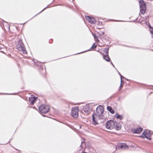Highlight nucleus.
Returning a JSON list of instances; mask_svg holds the SVG:
<instances>
[{
    "label": "nucleus",
    "mask_w": 153,
    "mask_h": 153,
    "mask_svg": "<svg viewBox=\"0 0 153 153\" xmlns=\"http://www.w3.org/2000/svg\"><path fill=\"white\" fill-rule=\"evenodd\" d=\"M104 111L103 107L101 105H99L96 108V113L92 114V123L93 124L96 126L98 124V120H104V116L102 115Z\"/></svg>",
    "instance_id": "1"
},
{
    "label": "nucleus",
    "mask_w": 153,
    "mask_h": 153,
    "mask_svg": "<svg viewBox=\"0 0 153 153\" xmlns=\"http://www.w3.org/2000/svg\"><path fill=\"white\" fill-rule=\"evenodd\" d=\"M16 47L18 51H22L23 54H27V52L26 50L25 47L22 39H19L18 41Z\"/></svg>",
    "instance_id": "2"
},
{
    "label": "nucleus",
    "mask_w": 153,
    "mask_h": 153,
    "mask_svg": "<svg viewBox=\"0 0 153 153\" xmlns=\"http://www.w3.org/2000/svg\"><path fill=\"white\" fill-rule=\"evenodd\" d=\"M139 3L140 12L141 14H143L145 13L146 9V3L143 0H140Z\"/></svg>",
    "instance_id": "3"
},
{
    "label": "nucleus",
    "mask_w": 153,
    "mask_h": 153,
    "mask_svg": "<svg viewBox=\"0 0 153 153\" xmlns=\"http://www.w3.org/2000/svg\"><path fill=\"white\" fill-rule=\"evenodd\" d=\"M152 134V131H151L146 130L142 133V135L140 137L143 138H146L147 139L150 140L152 138L151 137Z\"/></svg>",
    "instance_id": "4"
},
{
    "label": "nucleus",
    "mask_w": 153,
    "mask_h": 153,
    "mask_svg": "<svg viewBox=\"0 0 153 153\" xmlns=\"http://www.w3.org/2000/svg\"><path fill=\"white\" fill-rule=\"evenodd\" d=\"M39 112L41 113L46 114L50 111V107L48 105H43L39 108Z\"/></svg>",
    "instance_id": "5"
},
{
    "label": "nucleus",
    "mask_w": 153,
    "mask_h": 153,
    "mask_svg": "<svg viewBox=\"0 0 153 153\" xmlns=\"http://www.w3.org/2000/svg\"><path fill=\"white\" fill-rule=\"evenodd\" d=\"M79 108L77 106L72 108L71 111V115L75 118H77L78 117V111Z\"/></svg>",
    "instance_id": "6"
},
{
    "label": "nucleus",
    "mask_w": 153,
    "mask_h": 153,
    "mask_svg": "<svg viewBox=\"0 0 153 153\" xmlns=\"http://www.w3.org/2000/svg\"><path fill=\"white\" fill-rule=\"evenodd\" d=\"M115 122L112 120H108L106 123L105 126L107 129H112L115 127Z\"/></svg>",
    "instance_id": "7"
},
{
    "label": "nucleus",
    "mask_w": 153,
    "mask_h": 153,
    "mask_svg": "<svg viewBox=\"0 0 153 153\" xmlns=\"http://www.w3.org/2000/svg\"><path fill=\"white\" fill-rule=\"evenodd\" d=\"M128 148V146L124 143H120L118 144L116 146V149H127Z\"/></svg>",
    "instance_id": "8"
},
{
    "label": "nucleus",
    "mask_w": 153,
    "mask_h": 153,
    "mask_svg": "<svg viewBox=\"0 0 153 153\" xmlns=\"http://www.w3.org/2000/svg\"><path fill=\"white\" fill-rule=\"evenodd\" d=\"M85 19L87 20L88 22L91 24H94L95 23L96 21L95 19L93 17H90L89 16H86Z\"/></svg>",
    "instance_id": "9"
},
{
    "label": "nucleus",
    "mask_w": 153,
    "mask_h": 153,
    "mask_svg": "<svg viewBox=\"0 0 153 153\" xmlns=\"http://www.w3.org/2000/svg\"><path fill=\"white\" fill-rule=\"evenodd\" d=\"M143 130V128H132L131 129V132L135 134H139Z\"/></svg>",
    "instance_id": "10"
},
{
    "label": "nucleus",
    "mask_w": 153,
    "mask_h": 153,
    "mask_svg": "<svg viewBox=\"0 0 153 153\" xmlns=\"http://www.w3.org/2000/svg\"><path fill=\"white\" fill-rule=\"evenodd\" d=\"M37 97H32L29 98V102L31 105H33L36 100L37 99Z\"/></svg>",
    "instance_id": "11"
},
{
    "label": "nucleus",
    "mask_w": 153,
    "mask_h": 153,
    "mask_svg": "<svg viewBox=\"0 0 153 153\" xmlns=\"http://www.w3.org/2000/svg\"><path fill=\"white\" fill-rule=\"evenodd\" d=\"M115 127L117 130H119L121 129V126L120 123L115 122Z\"/></svg>",
    "instance_id": "12"
},
{
    "label": "nucleus",
    "mask_w": 153,
    "mask_h": 153,
    "mask_svg": "<svg viewBox=\"0 0 153 153\" xmlns=\"http://www.w3.org/2000/svg\"><path fill=\"white\" fill-rule=\"evenodd\" d=\"M83 110L85 112L88 113L90 112V107L89 106L84 107L83 108Z\"/></svg>",
    "instance_id": "13"
},
{
    "label": "nucleus",
    "mask_w": 153,
    "mask_h": 153,
    "mask_svg": "<svg viewBox=\"0 0 153 153\" xmlns=\"http://www.w3.org/2000/svg\"><path fill=\"white\" fill-rule=\"evenodd\" d=\"M114 117L115 118L120 120H121L123 119V115H119L117 113H116Z\"/></svg>",
    "instance_id": "14"
},
{
    "label": "nucleus",
    "mask_w": 153,
    "mask_h": 153,
    "mask_svg": "<svg viewBox=\"0 0 153 153\" xmlns=\"http://www.w3.org/2000/svg\"><path fill=\"white\" fill-rule=\"evenodd\" d=\"M107 109L111 114H114V110L110 106H108L107 107Z\"/></svg>",
    "instance_id": "15"
},
{
    "label": "nucleus",
    "mask_w": 153,
    "mask_h": 153,
    "mask_svg": "<svg viewBox=\"0 0 153 153\" xmlns=\"http://www.w3.org/2000/svg\"><path fill=\"white\" fill-rule=\"evenodd\" d=\"M103 58L104 59L105 61L107 62H110L111 61V59L110 58H109V56H107V57L106 56V55H105V54H103Z\"/></svg>",
    "instance_id": "16"
},
{
    "label": "nucleus",
    "mask_w": 153,
    "mask_h": 153,
    "mask_svg": "<svg viewBox=\"0 0 153 153\" xmlns=\"http://www.w3.org/2000/svg\"><path fill=\"white\" fill-rule=\"evenodd\" d=\"M34 64L35 65L37 66H39L40 67L41 66V65L42 64V62L39 61H36L35 62L34 60H33Z\"/></svg>",
    "instance_id": "17"
},
{
    "label": "nucleus",
    "mask_w": 153,
    "mask_h": 153,
    "mask_svg": "<svg viewBox=\"0 0 153 153\" xmlns=\"http://www.w3.org/2000/svg\"><path fill=\"white\" fill-rule=\"evenodd\" d=\"M108 50L109 48H106L104 49V52L105 54V55H106V56L107 57V56H108Z\"/></svg>",
    "instance_id": "18"
},
{
    "label": "nucleus",
    "mask_w": 153,
    "mask_h": 153,
    "mask_svg": "<svg viewBox=\"0 0 153 153\" xmlns=\"http://www.w3.org/2000/svg\"><path fill=\"white\" fill-rule=\"evenodd\" d=\"M95 43H94V44L92 46V47L89 49V50H90L91 49H94L95 48L97 47V45H94Z\"/></svg>",
    "instance_id": "19"
},
{
    "label": "nucleus",
    "mask_w": 153,
    "mask_h": 153,
    "mask_svg": "<svg viewBox=\"0 0 153 153\" xmlns=\"http://www.w3.org/2000/svg\"><path fill=\"white\" fill-rule=\"evenodd\" d=\"M39 71H40L41 70H44V68L42 66H40V67H39Z\"/></svg>",
    "instance_id": "20"
},
{
    "label": "nucleus",
    "mask_w": 153,
    "mask_h": 153,
    "mask_svg": "<svg viewBox=\"0 0 153 153\" xmlns=\"http://www.w3.org/2000/svg\"><path fill=\"white\" fill-rule=\"evenodd\" d=\"M123 84H122L121 83L120 84V89H121L122 88V87L123 86Z\"/></svg>",
    "instance_id": "21"
},
{
    "label": "nucleus",
    "mask_w": 153,
    "mask_h": 153,
    "mask_svg": "<svg viewBox=\"0 0 153 153\" xmlns=\"http://www.w3.org/2000/svg\"><path fill=\"white\" fill-rule=\"evenodd\" d=\"M46 8H47V7H45V8H44L42 11H41L38 14L41 13L42 11H43V10H45Z\"/></svg>",
    "instance_id": "22"
},
{
    "label": "nucleus",
    "mask_w": 153,
    "mask_h": 153,
    "mask_svg": "<svg viewBox=\"0 0 153 153\" xmlns=\"http://www.w3.org/2000/svg\"><path fill=\"white\" fill-rule=\"evenodd\" d=\"M111 21H119L117 20H111Z\"/></svg>",
    "instance_id": "23"
},
{
    "label": "nucleus",
    "mask_w": 153,
    "mask_h": 153,
    "mask_svg": "<svg viewBox=\"0 0 153 153\" xmlns=\"http://www.w3.org/2000/svg\"><path fill=\"white\" fill-rule=\"evenodd\" d=\"M120 78L121 79H122V78H125L124 77V76H122L121 75H120Z\"/></svg>",
    "instance_id": "24"
},
{
    "label": "nucleus",
    "mask_w": 153,
    "mask_h": 153,
    "mask_svg": "<svg viewBox=\"0 0 153 153\" xmlns=\"http://www.w3.org/2000/svg\"><path fill=\"white\" fill-rule=\"evenodd\" d=\"M123 82V83H124V82L123 80H122V79H121V83L122 84V83Z\"/></svg>",
    "instance_id": "25"
},
{
    "label": "nucleus",
    "mask_w": 153,
    "mask_h": 153,
    "mask_svg": "<svg viewBox=\"0 0 153 153\" xmlns=\"http://www.w3.org/2000/svg\"><path fill=\"white\" fill-rule=\"evenodd\" d=\"M151 33L152 34L153 36H152V38H153V31H150Z\"/></svg>",
    "instance_id": "26"
},
{
    "label": "nucleus",
    "mask_w": 153,
    "mask_h": 153,
    "mask_svg": "<svg viewBox=\"0 0 153 153\" xmlns=\"http://www.w3.org/2000/svg\"><path fill=\"white\" fill-rule=\"evenodd\" d=\"M3 94V93H1V94Z\"/></svg>",
    "instance_id": "27"
},
{
    "label": "nucleus",
    "mask_w": 153,
    "mask_h": 153,
    "mask_svg": "<svg viewBox=\"0 0 153 153\" xmlns=\"http://www.w3.org/2000/svg\"><path fill=\"white\" fill-rule=\"evenodd\" d=\"M111 64L114 67H114V65H113V63H112V62H111Z\"/></svg>",
    "instance_id": "28"
},
{
    "label": "nucleus",
    "mask_w": 153,
    "mask_h": 153,
    "mask_svg": "<svg viewBox=\"0 0 153 153\" xmlns=\"http://www.w3.org/2000/svg\"><path fill=\"white\" fill-rule=\"evenodd\" d=\"M16 150H17V151H18V152H19L20 153V150H18V149H16Z\"/></svg>",
    "instance_id": "29"
},
{
    "label": "nucleus",
    "mask_w": 153,
    "mask_h": 153,
    "mask_svg": "<svg viewBox=\"0 0 153 153\" xmlns=\"http://www.w3.org/2000/svg\"><path fill=\"white\" fill-rule=\"evenodd\" d=\"M125 78L126 79V80H128V81H129V80L128 79H126V78Z\"/></svg>",
    "instance_id": "30"
},
{
    "label": "nucleus",
    "mask_w": 153,
    "mask_h": 153,
    "mask_svg": "<svg viewBox=\"0 0 153 153\" xmlns=\"http://www.w3.org/2000/svg\"><path fill=\"white\" fill-rule=\"evenodd\" d=\"M93 36H94V38H95V37H97V36H94V35H93Z\"/></svg>",
    "instance_id": "31"
},
{
    "label": "nucleus",
    "mask_w": 153,
    "mask_h": 153,
    "mask_svg": "<svg viewBox=\"0 0 153 153\" xmlns=\"http://www.w3.org/2000/svg\"><path fill=\"white\" fill-rule=\"evenodd\" d=\"M118 73H119V75H120H120H121V74H120L119 72H118Z\"/></svg>",
    "instance_id": "32"
},
{
    "label": "nucleus",
    "mask_w": 153,
    "mask_h": 153,
    "mask_svg": "<svg viewBox=\"0 0 153 153\" xmlns=\"http://www.w3.org/2000/svg\"><path fill=\"white\" fill-rule=\"evenodd\" d=\"M77 53V54H79V53Z\"/></svg>",
    "instance_id": "33"
},
{
    "label": "nucleus",
    "mask_w": 153,
    "mask_h": 153,
    "mask_svg": "<svg viewBox=\"0 0 153 153\" xmlns=\"http://www.w3.org/2000/svg\"><path fill=\"white\" fill-rule=\"evenodd\" d=\"M137 48V49H140V48Z\"/></svg>",
    "instance_id": "34"
},
{
    "label": "nucleus",
    "mask_w": 153,
    "mask_h": 153,
    "mask_svg": "<svg viewBox=\"0 0 153 153\" xmlns=\"http://www.w3.org/2000/svg\"><path fill=\"white\" fill-rule=\"evenodd\" d=\"M102 33L103 34L104 33V32H102Z\"/></svg>",
    "instance_id": "35"
},
{
    "label": "nucleus",
    "mask_w": 153,
    "mask_h": 153,
    "mask_svg": "<svg viewBox=\"0 0 153 153\" xmlns=\"http://www.w3.org/2000/svg\"><path fill=\"white\" fill-rule=\"evenodd\" d=\"M84 153H87L86 152H84Z\"/></svg>",
    "instance_id": "36"
}]
</instances>
